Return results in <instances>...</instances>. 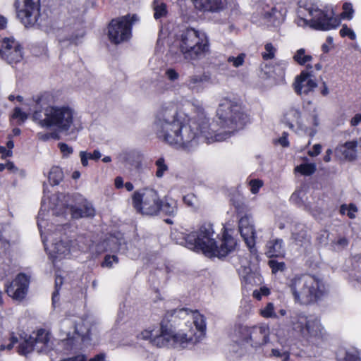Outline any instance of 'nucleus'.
I'll use <instances>...</instances> for the list:
<instances>
[{"label": "nucleus", "mask_w": 361, "mask_h": 361, "mask_svg": "<svg viewBox=\"0 0 361 361\" xmlns=\"http://www.w3.org/2000/svg\"><path fill=\"white\" fill-rule=\"evenodd\" d=\"M155 165L157 168L156 171V176L159 178H162L166 171H168V166L165 163V160L164 158H159L156 162Z\"/></svg>", "instance_id": "34"}, {"label": "nucleus", "mask_w": 361, "mask_h": 361, "mask_svg": "<svg viewBox=\"0 0 361 361\" xmlns=\"http://www.w3.org/2000/svg\"><path fill=\"white\" fill-rule=\"evenodd\" d=\"M210 80V75L207 73L192 74L187 78L184 85L192 92L200 93L204 91V85L209 82Z\"/></svg>", "instance_id": "20"}, {"label": "nucleus", "mask_w": 361, "mask_h": 361, "mask_svg": "<svg viewBox=\"0 0 361 361\" xmlns=\"http://www.w3.org/2000/svg\"><path fill=\"white\" fill-rule=\"evenodd\" d=\"M12 118L18 119L20 123H23L27 118V114L17 107L14 109Z\"/></svg>", "instance_id": "44"}, {"label": "nucleus", "mask_w": 361, "mask_h": 361, "mask_svg": "<svg viewBox=\"0 0 361 361\" xmlns=\"http://www.w3.org/2000/svg\"><path fill=\"white\" fill-rule=\"evenodd\" d=\"M345 360V361H361L357 356L348 353H346Z\"/></svg>", "instance_id": "64"}, {"label": "nucleus", "mask_w": 361, "mask_h": 361, "mask_svg": "<svg viewBox=\"0 0 361 361\" xmlns=\"http://www.w3.org/2000/svg\"><path fill=\"white\" fill-rule=\"evenodd\" d=\"M312 18L310 20V26L322 30H329L336 27L339 20L333 16L332 11H324L312 6L307 8Z\"/></svg>", "instance_id": "14"}, {"label": "nucleus", "mask_w": 361, "mask_h": 361, "mask_svg": "<svg viewBox=\"0 0 361 361\" xmlns=\"http://www.w3.org/2000/svg\"><path fill=\"white\" fill-rule=\"evenodd\" d=\"M343 12L342 13V16L343 18H347L348 20L351 19L353 16L354 10L353 8V5L350 3L345 2L343 5Z\"/></svg>", "instance_id": "40"}, {"label": "nucleus", "mask_w": 361, "mask_h": 361, "mask_svg": "<svg viewBox=\"0 0 361 361\" xmlns=\"http://www.w3.org/2000/svg\"><path fill=\"white\" fill-rule=\"evenodd\" d=\"M260 313L264 318L277 317V315L274 312V305L272 302L268 303L264 309L261 310Z\"/></svg>", "instance_id": "36"}, {"label": "nucleus", "mask_w": 361, "mask_h": 361, "mask_svg": "<svg viewBox=\"0 0 361 361\" xmlns=\"http://www.w3.org/2000/svg\"><path fill=\"white\" fill-rule=\"evenodd\" d=\"M29 279L24 274H19L11 283L7 286L6 293L16 300H22L27 294Z\"/></svg>", "instance_id": "17"}, {"label": "nucleus", "mask_w": 361, "mask_h": 361, "mask_svg": "<svg viewBox=\"0 0 361 361\" xmlns=\"http://www.w3.org/2000/svg\"><path fill=\"white\" fill-rule=\"evenodd\" d=\"M219 120L210 123L202 107L197 115L188 117L178 112L171 102L161 104L153 122L157 137L165 143L187 152L195 150L200 142H221L242 129L247 121L241 106L230 99H223L217 109Z\"/></svg>", "instance_id": "1"}, {"label": "nucleus", "mask_w": 361, "mask_h": 361, "mask_svg": "<svg viewBox=\"0 0 361 361\" xmlns=\"http://www.w3.org/2000/svg\"><path fill=\"white\" fill-rule=\"evenodd\" d=\"M1 58L9 64H15L23 59L22 47L14 39L5 38L0 49Z\"/></svg>", "instance_id": "15"}, {"label": "nucleus", "mask_w": 361, "mask_h": 361, "mask_svg": "<svg viewBox=\"0 0 361 361\" xmlns=\"http://www.w3.org/2000/svg\"><path fill=\"white\" fill-rule=\"evenodd\" d=\"M36 350L33 339L30 336L24 340L19 345L18 352L21 355H27L31 352Z\"/></svg>", "instance_id": "30"}, {"label": "nucleus", "mask_w": 361, "mask_h": 361, "mask_svg": "<svg viewBox=\"0 0 361 361\" xmlns=\"http://www.w3.org/2000/svg\"><path fill=\"white\" fill-rule=\"evenodd\" d=\"M292 237L295 243L300 246H305L310 243V237L307 228L302 224L297 225L292 233Z\"/></svg>", "instance_id": "23"}, {"label": "nucleus", "mask_w": 361, "mask_h": 361, "mask_svg": "<svg viewBox=\"0 0 361 361\" xmlns=\"http://www.w3.org/2000/svg\"><path fill=\"white\" fill-rule=\"evenodd\" d=\"M265 51L262 53V57L264 60L274 59L276 49L271 43H267L264 47Z\"/></svg>", "instance_id": "38"}, {"label": "nucleus", "mask_w": 361, "mask_h": 361, "mask_svg": "<svg viewBox=\"0 0 361 361\" xmlns=\"http://www.w3.org/2000/svg\"><path fill=\"white\" fill-rule=\"evenodd\" d=\"M239 336L243 342L257 348L269 342L270 329L268 325L239 327Z\"/></svg>", "instance_id": "12"}, {"label": "nucleus", "mask_w": 361, "mask_h": 361, "mask_svg": "<svg viewBox=\"0 0 361 361\" xmlns=\"http://www.w3.org/2000/svg\"><path fill=\"white\" fill-rule=\"evenodd\" d=\"M195 8L202 13H220L228 5L227 0H191Z\"/></svg>", "instance_id": "18"}, {"label": "nucleus", "mask_w": 361, "mask_h": 361, "mask_svg": "<svg viewBox=\"0 0 361 361\" xmlns=\"http://www.w3.org/2000/svg\"><path fill=\"white\" fill-rule=\"evenodd\" d=\"M295 171L305 176H310L316 171V165L314 164H302L297 166Z\"/></svg>", "instance_id": "32"}, {"label": "nucleus", "mask_w": 361, "mask_h": 361, "mask_svg": "<svg viewBox=\"0 0 361 361\" xmlns=\"http://www.w3.org/2000/svg\"><path fill=\"white\" fill-rule=\"evenodd\" d=\"M17 16L26 27L35 25L39 16V0H17Z\"/></svg>", "instance_id": "13"}, {"label": "nucleus", "mask_w": 361, "mask_h": 361, "mask_svg": "<svg viewBox=\"0 0 361 361\" xmlns=\"http://www.w3.org/2000/svg\"><path fill=\"white\" fill-rule=\"evenodd\" d=\"M132 201L135 210L144 215H157L161 210V199L154 189L144 188L135 191Z\"/></svg>", "instance_id": "10"}, {"label": "nucleus", "mask_w": 361, "mask_h": 361, "mask_svg": "<svg viewBox=\"0 0 361 361\" xmlns=\"http://www.w3.org/2000/svg\"><path fill=\"white\" fill-rule=\"evenodd\" d=\"M74 325V332L85 340L90 339V328L92 323L87 319L78 318L71 322Z\"/></svg>", "instance_id": "22"}, {"label": "nucleus", "mask_w": 361, "mask_h": 361, "mask_svg": "<svg viewBox=\"0 0 361 361\" xmlns=\"http://www.w3.org/2000/svg\"><path fill=\"white\" fill-rule=\"evenodd\" d=\"M87 154L90 159L95 161L99 160L102 157L100 152L97 149L94 150L92 153H87Z\"/></svg>", "instance_id": "58"}, {"label": "nucleus", "mask_w": 361, "mask_h": 361, "mask_svg": "<svg viewBox=\"0 0 361 361\" xmlns=\"http://www.w3.org/2000/svg\"><path fill=\"white\" fill-rule=\"evenodd\" d=\"M182 235L185 246L193 251L201 252L209 257H225L233 250L236 245L235 240L227 235H224L223 238L217 242L218 235L214 233L210 223H204L197 231L182 233Z\"/></svg>", "instance_id": "2"}, {"label": "nucleus", "mask_w": 361, "mask_h": 361, "mask_svg": "<svg viewBox=\"0 0 361 361\" xmlns=\"http://www.w3.org/2000/svg\"><path fill=\"white\" fill-rule=\"evenodd\" d=\"M72 199L68 194L55 193L50 197V207L56 215L66 214L68 210L71 217L76 219L94 215V209L90 203L84 202L81 207H78L71 204Z\"/></svg>", "instance_id": "9"}, {"label": "nucleus", "mask_w": 361, "mask_h": 361, "mask_svg": "<svg viewBox=\"0 0 361 361\" xmlns=\"http://www.w3.org/2000/svg\"><path fill=\"white\" fill-rule=\"evenodd\" d=\"M6 170H8L11 172H13V173H16L17 171V168L16 167L14 164L11 161H8L6 163Z\"/></svg>", "instance_id": "63"}, {"label": "nucleus", "mask_w": 361, "mask_h": 361, "mask_svg": "<svg viewBox=\"0 0 361 361\" xmlns=\"http://www.w3.org/2000/svg\"><path fill=\"white\" fill-rule=\"evenodd\" d=\"M287 135L288 133H283V135L278 140V142L283 147H288L289 145V142L287 139Z\"/></svg>", "instance_id": "57"}, {"label": "nucleus", "mask_w": 361, "mask_h": 361, "mask_svg": "<svg viewBox=\"0 0 361 361\" xmlns=\"http://www.w3.org/2000/svg\"><path fill=\"white\" fill-rule=\"evenodd\" d=\"M165 75L171 81L177 80L179 78L178 73L173 68H169L166 71Z\"/></svg>", "instance_id": "52"}, {"label": "nucleus", "mask_w": 361, "mask_h": 361, "mask_svg": "<svg viewBox=\"0 0 361 361\" xmlns=\"http://www.w3.org/2000/svg\"><path fill=\"white\" fill-rule=\"evenodd\" d=\"M348 240L344 236H338L336 239L332 240L331 245L336 250H341L345 248L348 245Z\"/></svg>", "instance_id": "35"}, {"label": "nucleus", "mask_w": 361, "mask_h": 361, "mask_svg": "<svg viewBox=\"0 0 361 361\" xmlns=\"http://www.w3.org/2000/svg\"><path fill=\"white\" fill-rule=\"evenodd\" d=\"M80 157L82 165L87 166L88 165V159H90L87 153L85 151H81L80 152Z\"/></svg>", "instance_id": "56"}, {"label": "nucleus", "mask_w": 361, "mask_h": 361, "mask_svg": "<svg viewBox=\"0 0 361 361\" xmlns=\"http://www.w3.org/2000/svg\"><path fill=\"white\" fill-rule=\"evenodd\" d=\"M179 49L185 59H196L209 51L208 39L204 33L195 29H188L180 35Z\"/></svg>", "instance_id": "8"}, {"label": "nucleus", "mask_w": 361, "mask_h": 361, "mask_svg": "<svg viewBox=\"0 0 361 361\" xmlns=\"http://www.w3.org/2000/svg\"><path fill=\"white\" fill-rule=\"evenodd\" d=\"M289 288L295 302L308 305L316 302L324 293V286L312 275H301L292 279Z\"/></svg>", "instance_id": "6"}, {"label": "nucleus", "mask_w": 361, "mask_h": 361, "mask_svg": "<svg viewBox=\"0 0 361 361\" xmlns=\"http://www.w3.org/2000/svg\"><path fill=\"white\" fill-rule=\"evenodd\" d=\"M35 110L32 120L39 126L45 129H55L59 132H67L73 126L76 112L68 104L46 105L44 97H37L33 100Z\"/></svg>", "instance_id": "3"}, {"label": "nucleus", "mask_w": 361, "mask_h": 361, "mask_svg": "<svg viewBox=\"0 0 361 361\" xmlns=\"http://www.w3.org/2000/svg\"><path fill=\"white\" fill-rule=\"evenodd\" d=\"M49 181L51 185H57L63 178V173L61 168L59 166L51 167L49 176Z\"/></svg>", "instance_id": "29"}, {"label": "nucleus", "mask_w": 361, "mask_h": 361, "mask_svg": "<svg viewBox=\"0 0 361 361\" xmlns=\"http://www.w3.org/2000/svg\"><path fill=\"white\" fill-rule=\"evenodd\" d=\"M302 195H304V192L302 190H296L292 194L290 200L297 204H300L302 202Z\"/></svg>", "instance_id": "49"}, {"label": "nucleus", "mask_w": 361, "mask_h": 361, "mask_svg": "<svg viewBox=\"0 0 361 361\" xmlns=\"http://www.w3.org/2000/svg\"><path fill=\"white\" fill-rule=\"evenodd\" d=\"M245 54L242 53L240 54L238 56H229L227 59V61L229 63H232L233 66L235 68L241 66L245 61Z\"/></svg>", "instance_id": "39"}, {"label": "nucleus", "mask_w": 361, "mask_h": 361, "mask_svg": "<svg viewBox=\"0 0 361 361\" xmlns=\"http://www.w3.org/2000/svg\"><path fill=\"white\" fill-rule=\"evenodd\" d=\"M114 184L116 188H122L123 187V180L122 177L117 176L114 180Z\"/></svg>", "instance_id": "61"}, {"label": "nucleus", "mask_w": 361, "mask_h": 361, "mask_svg": "<svg viewBox=\"0 0 361 361\" xmlns=\"http://www.w3.org/2000/svg\"><path fill=\"white\" fill-rule=\"evenodd\" d=\"M247 227H254L252 218L248 214L242 216L239 220V228Z\"/></svg>", "instance_id": "41"}, {"label": "nucleus", "mask_w": 361, "mask_h": 361, "mask_svg": "<svg viewBox=\"0 0 361 361\" xmlns=\"http://www.w3.org/2000/svg\"><path fill=\"white\" fill-rule=\"evenodd\" d=\"M173 330L161 323L160 329L154 334L151 344L157 348L172 347Z\"/></svg>", "instance_id": "19"}, {"label": "nucleus", "mask_w": 361, "mask_h": 361, "mask_svg": "<svg viewBox=\"0 0 361 361\" xmlns=\"http://www.w3.org/2000/svg\"><path fill=\"white\" fill-rule=\"evenodd\" d=\"M195 197L192 195H187L183 197V201L189 206H193L194 202L192 200Z\"/></svg>", "instance_id": "60"}, {"label": "nucleus", "mask_w": 361, "mask_h": 361, "mask_svg": "<svg viewBox=\"0 0 361 361\" xmlns=\"http://www.w3.org/2000/svg\"><path fill=\"white\" fill-rule=\"evenodd\" d=\"M118 263V258L116 255H106L104 257V260L102 262V266L103 267L111 268L114 264Z\"/></svg>", "instance_id": "43"}, {"label": "nucleus", "mask_w": 361, "mask_h": 361, "mask_svg": "<svg viewBox=\"0 0 361 361\" xmlns=\"http://www.w3.org/2000/svg\"><path fill=\"white\" fill-rule=\"evenodd\" d=\"M37 137L40 140H42V141H47L51 137L58 138L57 135L54 133H39L37 134Z\"/></svg>", "instance_id": "54"}, {"label": "nucleus", "mask_w": 361, "mask_h": 361, "mask_svg": "<svg viewBox=\"0 0 361 361\" xmlns=\"http://www.w3.org/2000/svg\"><path fill=\"white\" fill-rule=\"evenodd\" d=\"M340 34L342 37L348 36L350 39H355L356 35L353 30L348 27L346 25H343L340 30Z\"/></svg>", "instance_id": "47"}, {"label": "nucleus", "mask_w": 361, "mask_h": 361, "mask_svg": "<svg viewBox=\"0 0 361 361\" xmlns=\"http://www.w3.org/2000/svg\"><path fill=\"white\" fill-rule=\"evenodd\" d=\"M266 255L268 257H281L284 256L283 241L280 238L269 240L266 245Z\"/></svg>", "instance_id": "21"}, {"label": "nucleus", "mask_w": 361, "mask_h": 361, "mask_svg": "<svg viewBox=\"0 0 361 361\" xmlns=\"http://www.w3.org/2000/svg\"><path fill=\"white\" fill-rule=\"evenodd\" d=\"M305 49L301 48L298 49L293 56L294 61L300 65H305L312 60V56L305 54Z\"/></svg>", "instance_id": "31"}, {"label": "nucleus", "mask_w": 361, "mask_h": 361, "mask_svg": "<svg viewBox=\"0 0 361 361\" xmlns=\"http://www.w3.org/2000/svg\"><path fill=\"white\" fill-rule=\"evenodd\" d=\"M283 121L290 128H293V122L301 125V113L295 108L289 109L283 116Z\"/></svg>", "instance_id": "26"}, {"label": "nucleus", "mask_w": 361, "mask_h": 361, "mask_svg": "<svg viewBox=\"0 0 361 361\" xmlns=\"http://www.w3.org/2000/svg\"><path fill=\"white\" fill-rule=\"evenodd\" d=\"M307 120L309 125L312 126L307 130V133L312 137L317 133V128L319 126V113L315 107L312 109Z\"/></svg>", "instance_id": "27"}, {"label": "nucleus", "mask_w": 361, "mask_h": 361, "mask_svg": "<svg viewBox=\"0 0 361 361\" xmlns=\"http://www.w3.org/2000/svg\"><path fill=\"white\" fill-rule=\"evenodd\" d=\"M240 235L250 249L255 245V230L254 227L239 228Z\"/></svg>", "instance_id": "28"}, {"label": "nucleus", "mask_w": 361, "mask_h": 361, "mask_svg": "<svg viewBox=\"0 0 361 361\" xmlns=\"http://www.w3.org/2000/svg\"><path fill=\"white\" fill-rule=\"evenodd\" d=\"M166 13V6L161 4V5L157 6L155 7L154 16L156 19H158L164 16Z\"/></svg>", "instance_id": "48"}, {"label": "nucleus", "mask_w": 361, "mask_h": 361, "mask_svg": "<svg viewBox=\"0 0 361 361\" xmlns=\"http://www.w3.org/2000/svg\"><path fill=\"white\" fill-rule=\"evenodd\" d=\"M154 330H145L138 334L137 338L142 340H149L151 343V339L154 337Z\"/></svg>", "instance_id": "51"}, {"label": "nucleus", "mask_w": 361, "mask_h": 361, "mask_svg": "<svg viewBox=\"0 0 361 361\" xmlns=\"http://www.w3.org/2000/svg\"><path fill=\"white\" fill-rule=\"evenodd\" d=\"M61 153L65 157H68L70 154H71L73 152V149L71 147L68 146L66 143H59L58 145Z\"/></svg>", "instance_id": "50"}, {"label": "nucleus", "mask_w": 361, "mask_h": 361, "mask_svg": "<svg viewBox=\"0 0 361 361\" xmlns=\"http://www.w3.org/2000/svg\"><path fill=\"white\" fill-rule=\"evenodd\" d=\"M63 278L59 276H57L55 279V291L54 292L52 295V302L54 304L59 300V290L61 286L63 285Z\"/></svg>", "instance_id": "42"}, {"label": "nucleus", "mask_w": 361, "mask_h": 361, "mask_svg": "<svg viewBox=\"0 0 361 361\" xmlns=\"http://www.w3.org/2000/svg\"><path fill=\"white\" fill-rule=\"evenodd\" d=\"M356 147L357 142L355 141L347 142L343 145L338 147L336 152L341 153L344 159L352 161L357 157Z\"/></svg>", "instance_id": "25"}, {"label": "nucleus", "mask_w": 361, "mask_h": 361, "mask_svg": "<svg viewBox=\"0 0 361 361\" xmlns=\"http://www.w3.org/2000/svg\"><path fill=\"white\" fill-rule=\"evenodd\" d=\"M307 70L302 71L299 75L295 78L293 83L294 90L298 94L307 95L313 92L317 87L314 80L312 66H307Z\"/></svg>", "instance_id": "16"}, {"label": "nucleus", "mask_w": 361, "mask_h": 361, "mask_svg": "<svg viewBox=\"0 0 361 361\" xmlns=\"http://www.w3.org/2000/svg\"><path fill=\"white\" fill-rule=\"evenodd\" d=\"M33 339L36 351L40 353L45 350L48 342L49 341V334L44 329H39L33 336H30Z\"/></svg>", "instance_id": "24"}, {"label": "nucleus", "mask_w": 361, "mask_h": 361, "mask_svg": "<svg viewBox=\"0 0 361 361\" xmlns=\"http://www.w3.org/2000/svg\"><path fill=\"white\" fill-rule=\"evenodd\" d=\"M322 149V145L319 144H316L313 146L312 150H310L308 152V154L310 157H316L320 154Z\"/></svg>", "instance_id": "55"}, {"label": "nucleus", "mask_w": 361, "mask_h": 361, "mask_svg": "<svg viewBox=\"0 0 361 361\" xmlns=\"http://www.w3.org/2000/svg\"><path fill=\"white\" fill-rule=\"evenodd\" d=\"M357 212V208L354 204H342L341 206L340 212L342 214H346L349 218H355V214Z\"/></svg>", "instance_id": "33"}, {"label": "nucleus", "mask_w": 361, "mask_h": 361, "mask_svg": "<svg viewBox=\"0 0 361 361\" xmlns=\"http://www.w3.org/2000/svg\"><path fill=\"white\" fill-rule=\"evenodd\" d=\"M139 20V17L136 14H128L113 19L108 27L110 42L118 44L128 41L132 36V27Z\"/></svg>", "instance_id": "11"}, {"label": "nucleus", "mask_w": 361, "mask_h": 361, "mask_svg": "<svg viewBox=\"0 0 361 361\" xmlns=\"http://www.w3.org/2000/svg\"><path fill=\"white\" fill-rule=\"evenodd\" d=\"M43 215H44L43 214L39 213V216H38V219H37V225H38L42 237L44 235V231H43L42 228H45V226H46V222H45V220L44 219Z\"/></svg>", "instance_id": "53"}, {"label": "nucleus", "mask_w": 361, "mask_h": 361, "mask_svg": "<svg viewBox=\"0 0 361 361\" xmlns=\"http://www.w3.org/2000/svg\"><path fill=\"white\" fill-rule=\"evenodd\" d=\"M106 355L104 353H99L94 357L91 358L89 361H104Z\"/></svg>", "instance_id": "62"}, {"label": "nucleus", "mask_w": 361, "mask_h": 361, "mask_svg": "<svg viewBox=\"0 0 361 361\" xmlns=\"http://www.w3.org/2000/svg\"><path fill=\"white\" fill-rule=\"evenodd\" d=\"M269 265L272 269V272L276 273L279 271H283L285 269L284 262H279L276 260H270Z\"/></svg>", "instance_id": "46"}, {"label": "nucleus", "mask_w": 361, "mask_h": 361, "mask_svg": "<svg viewBox=\"0 0 361 361\" xmlns=\"http://www.w3.org/2000/svg\"><path fill=\"white\" fill-rule=\"evenodd\" d=\"M250 186V190L252 194H257L259 192V188L263 185V182L259 179L251 180L249 183Z\"/></svg>", "instance_id": "45"}, {"label": "nucleus", "mask_w": 361, "mask_h": 361, "mask_svg": "<svg viewBox=\"0 0 361 361\" xmlns=\"http://www.w3.org/2000/svg\"><path fill=\"white\" fill-rule=\"evenodd\" d=\"M290 323L293 329L310 343H316L322 340L326 335L320 319L314 315L295 313L290 316Z\"/></svg>", "instance_id": "7"}, {"label": "nucleus", "mask_w": 361, "mask_h": 361, "mask_svg": "<svg viewBox=\"0 0 361 361\" xmlns=\"http://www.w3.org/2000/svg\"><path fill=\"white\" fill-rule=\"evenodd\" d=\"M172 314L186 320L187 332L175 333L173 331L172 347L184 348L189 345L200 342L206 334V321L204 317L198 311H192L188 308H181L171 311Z\"/></svg>", "instance_id": "4"}, {"label": "nucleus", "mask_w": 361, "mask_h": 361, "mask_svg": "<svg viewBox=\"0 0 361 361\" xmlns=\"http://www.w3.org/2000/svg\"><path fill=\"white\" fill-rule=\"evenodd\" d=\"M167 215L173 216L176 212V206L174 202L162 203L161 201V210Z\"/></svg>", "instance_id": "37"}, {"label": "nucleus", "mask_w": 361, "mask_h": 361, "mask_svg": "<svg viewBox=\"0 0 361 361\" xmlns=\"http://www.w3.org/2000/svg\"><path fill=\"white\" fill-rule=\"evenodd\" d=\"M68 227L66 224L59 226L54 231L49 228L48 231L50 232L48 236L42 239L45 249L49 250V254L54 260L66 257L71 250L84 248L81 245L83 237L79 236L74 240H71V236L66 232Z\"/></svg>", "instance_id": "5"}, {"label": "nucleus", "mask_w": 361, "mask_h": 361, "mask_svg": "<svg viewBox=\"0 0 361 361\" xmlns=\"http://www.w3.org/2000/svg\"><path fill=\"white\" fill-rule=\"evenodd\" d=\"M360 121H361V114H357L353 118H352V119L350 121V124L353 126H356L360 123Z\"/></svg>", "instance_id": "59"}]
</instances>
